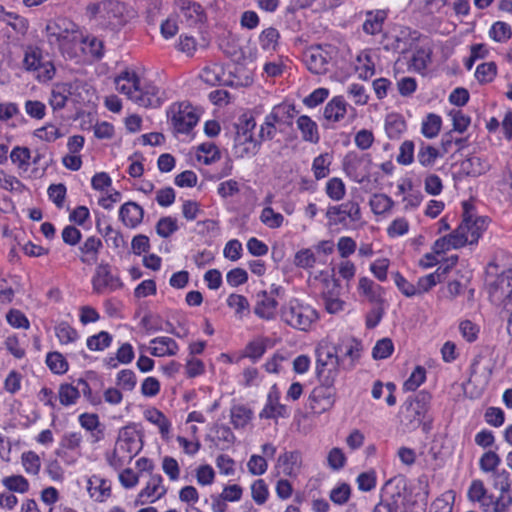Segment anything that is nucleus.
I'll return each instance as SVG.
<instances>
[{
	"label": "nucleus",
	"mask_w": 512,
	"mask_h": 512,
	"mask_svg": "<svg viewBox=\"0 0 512 512\" xmlns=\"http://www.w3.org/2000/svg\"><path fill=\"white\" fill-rule=\"evenodd\" d=\"M369 205L374 214L381 215L393 208L394 201L386 194L376 193L370 198Z\"/></svg>",
	"instance_id": "41"
},
{
	"label": "nucleus",
	"mask_w": 512,
	"mask_h": 512,
	"mask_svg": "<svg viewBox=\"0 0 512 512\" xmlns=\"http://www.w3.org/2000/svg\"><path fill=\"white\" fill-rule=\"evenodd\" d=\"M276 112L277 110L271 111L265 116L264 122L260 126L257 139L260 143L262 141L272 140L275 137L277 133L276 124L280 123V117H278Z\"/></svg>",
	"instance_id": "35"
},
{
	"label": "nucleus",
	"mask_w": 512,
	"mask_h": 512,
	"mask_svg": "<svg viewBox=\"0 0 512 512\" xmlns=\"http://www.w3.org/2000/svg\"><path fill=\"white\" fill-rule=\"evenodd\" d=\"M116 384L122 390L132 391L137 384L136 374L131 369H123L116 376Z\"/></svg>",
	"instance_id": "63"
},
{
	"label": "nucleus",
	"mask_w": 512,
	"mask_h": 512,
	"mask_svg": "<svg viewBox=\"0 0 512 512\" xmlns=\"http://www.w3.org/2000/svg\"><path fill=\"white\" fill-rule=\"evenodd\" d=\"M493 294L498 298H511L512 297V269L501 274L493 287Z\"/></svg>",
	"instance_id": "37"
},
{
	"label": "nucleus",
	"mask_w": 512,
	"mask_h": 512,
	"mask_svg": "<svg viewBox=\"0 0 512 512\" xmlns=\"http://www.w3.org/2000/svg\"><path fill=\"white\" fill-rule=\"evenodd\" d=\"M22 67L25 71L32 73L40 83L49 82L56 74L53 62L44 57L42 50L37 46L26 47Z\"/></svg>",
	"instance_id": "4"
},
{
	"label": "nucleus",
	"mask_w": 512,
	"mask_h": 512,
	"mask_svg": "<svg viewBox=\"0 0 512 512\" xmlns=\"http://www.w3.org/2000/svg\"><path fill=\"white\" fill-rule=\"evenodd\" d=\"M489 36L496 42H506L512 36L511 26L506 22L497 21L492 25Z\"/></svg>",
	"instance_id": "57"
},
{
	"label": "nucleus",
	"mask_w": 512,
	"mask_h": 512,
	"mask_svg": "<svg viewBox=\"0 0 512 512\" xmlns=\"http://www.w3.org/2000/svg\"><path fill=\"white\" fill-rule=\"evenodd\" d=\"M46 364L49 369L58 375H62L68 371L69 365L65 357L60 352H49L46 355Z\"/></svg>",
	"instance_id": "47"
},
{
	"label": "nucleus",
	"mask_w": 512,
	"mask_h": 512,
	"mask_svg": "<svg viewBox=\"0 0 512 512\" xmlns=\"http://www.w3.org/2000/svg\"><path fill=\"white\" fill-rule=\"evenodd\" d=\"M125 11V5L118 0H101L87 4L84 15L93 25L114 30L126 23Z\"/></svg>",
	"instance_id": "1"
},
{
	"label": "nucleus",
	"mask_w": 512,
	"mask_h": 512,
	"mask_svg": "<svg viewBox=\"0 0 512 512\" xmlns=\"http://www.w3.org/2000/svg\"><path fill=\"white\" fill-rule=\"evenodd\" d=\"M80 426L90 433V443L100 442L105 437V427L95 413H82L78 417Z\"/></svg>",
	"instance_id": "18"
},
{
	"label": "nucleus",
	"mask_w": 512,
	"mask_h": 512,
	"mask_svg": "<svg viewBox=\"0 0 512 512\" xmlns=\"http://www.w3.org/2000/svg\"><path fill=\"white\" fill-rule=\"evenodd\" d=\"M326 217L334 224H343L349 218L352 222L361 219V209L357 202L347 201L337 206H330L327 209Z\"/></svg>",
	"instance_id": "14"
},
{
	"label": "nucleus",
	"mask_w": 512,
	"mask_h": 512,
	"mask_svg": "<svg viewBox=\"0 0 512 512\" xmlns=\"http://www.w3.org/2000/svg\"><path fill=\"white\" fill-rule=\"evenodd\" d=\"M431 61V50L423 47L418 48L411 60L409 66L416 72L422 73L426 70L428 63Z\"/></svg>",
	"instance_id": "49"
},
{
	"label": "nucleus",
	"mask_w": 512,
	"mask_h": 512,
	"mask_svg": "<svg viewBox=\"0 0 512 512\" xmlns=\"http://www.w3.org/2000/svg\"><path fill=\"white\" fill-rule=\"evenodd\" d=\"M163 478L160 474H152L146 486L140 491L137 496V504L154 503L162 498L167 489L162 485Z\"/></svg>",
	"instance_id": "17"
},
{
	"label": "nucleus",
	"mask_w": 512,
	"mask_h": 512,
	"mask_svg": "<svg viewBox=\"0 0 512 512\" xmlns=\"http://www.w3.org/2000/svg\"><path fill=\"white\" fill-rule=\"evenodd\" d=\"M155 229L161 238H168L179 229L177 219L171 216L161 217L156 223Z\"/></svg>",
	"instance_id": "54"
},
{
	"label": "nucleus",
	"mask_w": 512,
	"mask_h": 512,
	"mask_svg": "<svg viewBox=\"0 0 512 512\" xmlns=\"http://www.w3.org/2000/svg\"><path fill=\"white\" fill-rule=\"evenodd\" d=\"M325 191L330 199L340 201L346 194V187L340 178L334 177L326 183Z\"/></svg>",
	"instance_id": "56"
},
{
	"label": "nucleus",
	"mask_w": 512,
	"mask_h": 512,
	"mask_svg": "<svg viewBox=\"0 0 512 512\" xmlns=\"http://www.w3.org/2000/svg\"><path fill=\"white\" fill-rule=\"evenodd\" d=\"M141 80L134 71H123L115 79L117 90L132 100V95L140 89Z\"/></svg>",
	"instance_id": "23"
},
{
	"label": "nucleus",
	"mask_w": 512,
	"mask_h": 512,
	"mask_svg": "<svg viewBox=\"0 0 512 512\" xmlns=\"http://www.w3.org/2000/svg\"><path fill=\"white\" fill-rule=\"evenodd\" d=\"M112 343V335L107 331H101L98 334L87 338V347L91 351H103Z\"/></svg>",
	"instance_id": "53"
},
{
	"label": "nucleus",
	"mask_w": 512,
	"mask_h": 512,
	"mask_svg": "<svg viewBox=\"0 0 512 512\" xmlns=\"http://www.w3.org/2000/svg\"><path fill=\"white\" fill-rule=\"evenodd\" d=\"M359 293L373 304H384V289L368 277H361L358 284Z\"/></svg>",
	"instance_id": "24"
},
{
	"label": "nucleus",
	"mask_w": 512,
	"mask_h": 512,
	"mask_svg": "<svg viewBox=\"0 0 512 512\" xmlns=\"http://www.w3.org/2000/svg\"><path fill=\"white\" fill-rule=\"evenodd\" d=\"M150 344L154 345L150 348V353L155 357L174 356L179 350L177 342L166 336L153 338Z\"/></svg>",
	"instance_id": "28"
},
{
	"label": "nucleus",
	"mask_w": 512,
	"mask_h": 512,
	"mask_svg": "<svg viewBox=\"0 0 512 512\" xmlns=\"http://www.w3.org/2000/svg\"><path fill=\"white\" fill-rule=\"evenodd\" d=\"M132 101L145 108H157L164 101V92L150 82H141L140 89L132 95Z\"/></svg>",
	"instance_id": "12"
},
{
	"label": "nucleus",
	"mask_w": 512,
	"mask_h": 512,
	"mask_svg": "<svg viewBox=\"0 0 512 512\" xmlns=\"http://www.w3.org/2000/svg\"><path fill=\"white\" fill-rule=\"evenodd\" d=\"M93 291L97 294L111 293L123 287L120 277L112 273L109 264L101 263L92 277Z\"/></svg>",
	"instance_id": "10"
},
{
	"label": "nucleus",
	"mask_w": 512,
	"mask_h": 512,
	"mask_svg": "<svg viewBox=\"0 0 512 512\" xmlns=\"http://www.w3.org/2000/svg\"><path fill=\"white\" fill-rule=\"evenodd\" d=\"M461 224H467L465 233L467 234L469 244L477 243L487 227L486 219L475 217L472 206L467 202L463 203V219Z\"/></svg>",
	"instance_id": "15"
},
{
	"label": "nucleus",
	"mask_w": 512,
	"mask_h": 512,
	"mask_svg": "<svg viewBox=\"0 0 512 512\" xmlns=\"http://www.w3.org/2000/svg\"><path fill=\"white\" fill-rule=\"evenodd\" d=\"M331 57L320 47L311 48L305 54V63L308 70L314 74H324L328 71Z\"/></svg>",
	"instance_id": "19"
},
{
	"label": "nucleus",
	"mask_w": 512,
	"mask_h": 512,
	"mask_svg": "<svg viewBox=\"0 0 512 512\" xmlns=\"http://www.w3.org/2000/svg\"><path fill=\"white\" fill-rule=\"evenodd\" d=\"M30 158L31 151L27 147L15 146L10 153L12 163L16 164L18 168L23 170H27Z\"/></svg>",
	"instance_id": "58"
},
{
	"label": "nucleus",
	"mask_w": 512,
	"mask_h": 512,
	"mask_svg": "<svg viewBox=\"0 0 512 512\" xmlns=\"http://www.w3.org/2000/svg\"><path fill=\"white\" fill-rule=\"evenodd\" d=\"M385 19L386 13L383 10H377L375 13L368 12L367 18L363 23V31L370 35L380 33Z\"/></svg>",
	"instance_id": "36"
},
{
	"label": "nucleus",
	"mask_w": 512,
	"mask_h": 512,
	"mask_svg": "<svg viewBox=\"0 0 512 512\" xmlns=\"http://www.w3.org/2000/svg\"><path fill=\"white\" fill-rule=\"evenodd\" d=\"M223 76L224 69L218 64L206 66L200 74L201 79L211 86L221 85Z\"/></svg>",
	"instance_id": "45"
},
{
	"label": "nucleus",
	"mask_w": 512,
	"mask_h": 512,
	"mask_svg": "<svg viewBox=\"0 0 512 512\" xmlns=\"http://www.w3.org/2000/svg\"><path fill=\"white\" fill-rule=\"evenodd\" d=\"M406 130L404 119L396 114L388 115L385 121V131L390 139H398Z\"/></svg>",
	"instance_id": "40"
},
{
	"label": "nucleus",
	"mask_w": 512,
	"mask_h": 512,
	"mask_svg": "<svg viewBox=\"0 0 512 512\" xmlns=\"http://www.w3.org/2000/svg\"><path fill=\"white\" fill-rule=\"evenodd\" d=\"M441 157L439 150L435 147L426 144L425 142H421L418 153L417 160L425 168H430L435 164L437 158Z\"/></svg>",
	"instance_id": "38"
},
{
	"label": "nucleus",
	"mask_w": 512,
	"mask_h": 512,
	"mask_svg": "<svg viewBox=\"0 0 512 512\" xmlns=\"http://www.w3.org/2000/svg\"><path fill=\"white\" fill-rule=\"evenodd\" d=\"M0 21L12 27V29L19 34H25L29 26L27 19L12 11L5 10Z\"/></svg>",
	"instance_id": "46"
},
{
	"label": "nucleus",
	"mask_w": 512,
	"mask_h": 512,
	"mask_svg": "<svg viewBox=\"0 0 512 512\" xmlns=\"http://www.w3.org/2000/svg\"><path fill=\"white\" fill-rule=\"evenodd\" d=\"M74 83H57L54 85L49 98V104L53 110H61L72 94Z\"/></svg>",
	"instance_id": "27"
},
{
	"label": "nucleus",
	"mask_w": 512,
	"mask_h": 512,
	"mask_svg": "<svg viewBox=\"0 0 512 512\" xmlns=\"http://www.w3.org/2000/svg\"><path fill=\"white\" fill-rule=\"evenodd\" d=\"M231 423L235 429L245 427L251 420L252 411L244 405H235L230 411Z\"/></svg>",
	"instance_id": "44"
},
{
	"label": "nucleus",
	"mask_w": 512,
	"mask_h": 512,
	"mask_svg": "<svg viewBox=\"0 0 512 512\" xmlns=\"http://www.w3.org/2000/svg\"><path fill=\"white\" fill-rule=\"evenodd\" d=\"M280 287H276L270 293L267 291H259L256 294V304L254 307V313L261 319L273 320L276 317V311L278 303L273 297V293H278Z\"/></svg>",
	"instance_id": "16"
},
{
	"label": "nucleus",
	"mask_w": 512,
	"mask_h": 512,
	"mask_svg": "<svg viewBox=\"0 0 512 512\" xmlns=\"http://www.w3.org/2000/svg\"><path fill=\"white\" fill-rule=\"evenodd\" d=\"M167 117L174 133L180 134L190 133L199 121L196 109L187 102L172 104L167 111Z\"/></svg>",
	"instance_id": "6"
},
{
	"label": "nucleus",
	"mask_w": 512,
	"mask_h": 512,
	"mask_svg": "<svg viewBox=\"0 0 512 512\" xmlns=\"http://www.w3.org/2000/svg\"><path fill=\"white\" fill-rule=\"evenodd\" d=\"M347 112V102L342 96L332 98L325 106L323 116L327 121L338 122Z\"/></svg>",
	"instance_id": "29"
},
{
	"label": "nucleus",
	"mask_w": 512,
	"mask_h": 512,
	"mask_svg": "<svg viewBox=\"0 0 512 512\" xmlns=\"http://www.w3.org/2000/svg\"><path fill=\"white\" fill-rule=\"evenodd\" d=\"M332 156L329 153H323L315 157L312 164V170L317 180L325 178L330 173Z\"/></svg>",
	"instance_id": "51"
},
{
	"label": "nucleus",
	"mask_w": 512,
	"mask_h": 512,
	"mask_svg": "<svg viewBox=\"0 0 512 512\" xmlns=\"http://www.w3.org/2000/svg\"><path fill=\"white\" fill-rule=\"evenodd\" d=\"M2 484L11 492L26 493L29 490V482L22 475L4 477Z\"/></svg>",
	"instance_id": "55"
},
{
	"label": "nucleus",
	"mask_w": 512,
	"mask_h": 512,
	"mask_svg": "<svg viewBox=\"0 0 512 512\" xmlns=\"http://www.w3.org/2000/svg\"><path fill=\"white\" fill-rule=\"evenodd\" d=\"M336 401V390L334 387L318 385L309 396V406L316 413L330 410Z\"/></svg>",
	"instance_id": "13"
},
{
	"label": "nucleus",
	"mask_w": 512,
	"mask_h": 512,
	"mask_svg": "<svg viewBox=\"0 0 512 512\" xmlns=\"http://www.w3.org/2000/svg\"><path fill=\"white\" fill-rule=\"evenodd\" d=\"M101 247L102 242L99 238L94 236L88 237L79 248L83 254V256L80 258L81 261L85 264L96 263Z\"/></svg>",
	"instance_id": "33"
},
{
	"label": "nucleus",
	"mask_w": 512,
	"mask_h": 512,
	"mask_svg": "<svg viewBox=\"0 0 512 512\" xmlns=\"http://www.w3.org/2000/svg\"><path fill=\"white\" fill-rule=\"evenodd\" d=\"M82 441L83 436L80 431L66 432L61 437L59 448L55 450V454L59 458L63 459L66 456L67 450L75 451L79 449L81 447Z\"/></svg>",
	"instance_id": "31"
},
{
	"label": "nucleus",
	"mask_w": 512,
	"mask_h": 512,
	"mask_svg": "<svg viewBox=\"0 0 512 512\" xmlns=\"http://www.w3.org/2000/svg\"><path fill=\"white\" fill-rule=\"evenodd\" d=\"M441 124V117L430 113L422 122L421 132L428 139L435 138L440 132Z\"/></svg>",
	"instance_id": "50"
},
{
	"label": "nucleus",
	"mask_w": 512,
	"mask_h": 512,
	"mask_svg": "<svg viewBox=\"0 0 512 512\" xmlns=\"http://www.w3.org/2000/svg\"><path fill=\"white\" fill-rule=\"evenodd\" d=\"M87 490L91 498L103 502L111 495V483L98 475H92L88 479Z\"/></svg>",
	"instance_id": "25"
},
{
	"label": "nucleus",
	"mask_w": 512,
	"mask_h": 512,
	"mask_svg": "<svg viewBox=\"0 0 512 512\" xmlns=\"http://www.w3.org/2000/svg\"><path fill=\"white\" fill-rule=\"evenodd\" d=\"M461 171L471 177H478L490 169L488 161L477 155H470L460 164Z\"/></svg>",
	"instance_id": "26"
},
{
	"label": "nucleus",
	"mask_w": 512,
	"mask_h": 512,
	"mask_svg": "<svg viewBox=\"0 0 512 512\" xmlns=\"http://www.w3.org/2000/svg\"><path fill=\"white\" fill-rule=\"evenodd\" d=\"M279 31L274 27L264 29L259 35V44L265 51H274L278 46Z\"/></svg>",
	"instance_id": "48"
},
{
	"label": "nucleus",
	"mask_w": 512,
	"mask_h": 512,
	"mask_svg": "<svg viewBox=\"0 0 512 512\" xmlns=\"http://www.w3.org/2000/svg\"><path fill=\"white\" fill-rule=\"evenodd\" d=\"M260 220L269 228H279L284 221L281 213L275 212L271 207H265L260 215Z\"/></svg>",
	"instance_id": "64"
},
{
	"label": "nucleus",
	"mask_w": 512,
	"mask_h": 512,
	"mask_svg": "<svg viewBox=\"0 0 512 512\" xmlns=\"http://www.w3.org/2000/svg\"><path fill=\"white\" fill-rule=\"evenodd\" d=\"M197 158L205 165H210L220 159V151L212 142L202 143L198 147Z\"/></svg>",
	"instance_id": "42"
},
{
	"label": "nucleus",
	"mask_w": 512,
	"mask_h": 512,
	"mask_svg": "<svg viewBox=\"0 0 512 512\" xmlns=\"http://www.w3.org/2000/svg\"><path fill=\"white\" fill-rule=\"evenodd\" d=\"M55 333L61 344L73 343L79 338L78 332L66 322L56 326Z\"/></svg>",
	"instance_id": "61"
},
{
	"label": "nucleus",
	"mask_w": 512,
	"mask_h": 512,
	"mask_svg": "<svg viewBox=\"0 0 512 512\" xmlns=\"http://www.w3.org/2000/svg\"><path fill=\"white\" fill-rule=\"evenodd\" d=\"M145 417L149 422L158 426L159 431L163 436L169 433L171 423L160 410L156 408L147 410L145 412Z\"/></svg>",
	"instance_id": "52"
},
{
	"label": "nucleus",
	"mask_w": 512,
	"mask_h": 512,
	"mask_svg": "<svg viewBox=\"0 0 512 512\" xmlns=\"http://www.w3.org/2000/svg\"><path fill=\"white\" fill-rule=\"evenodd\" d=\"M297 128L300 130L302 139L306 142L317 144L320 140L318 126L309 116L302 115L297 121Z\"/></svg>",
	"instance_id": "30"
},
{
	"label": "nucleus",
	"mask_w": 512,
	"mask_h": 512,
	"mask_svg": "<svg viewBox=\"0 0 512 512\" xmlns=\"http://www.w3.org/2000/svg\"><path fill=\"white\" fill-rule=\"evenodd\" d=\"M294 264L302 269L313 268L316 264V256L309 248L301 249L294 256Z\"/></svg>",
	"instance_id": "59"
},
{
	"label": "nucleus",
	"mask_w": 512,
	"mask_h": 512,
	"mask_svg": "<svg viewBox=\"0 0 512 512\" xmlns=\"http://www.w3.org/2000/svg\"><path fill=\"white\" fill-rule=\"evenodd\" d=\"M432 396L425 390L419 391L414 397L408 398L401 414L402 424L409 430L417 429L430 409Z\"/></svg>",
	"instance_id": "5"
},
{
	"label": "nucleus",
	"mask_w": 512,
	"mask_h": 512,
	"mask_svg": "<svg viewBox=\"0 0 512 512\" xmlns=\"http://www.w3.org/2000/svg\"><path fill=\"white\" fill-rule=\"evenodd\" d=\"M362 344L356 338L343 339L338 345L330 349L332 355H338L343 360L342 367L346 370L354 368L356 361L361 357Z\"/></svg>",
	"instance_id": "11"
},
{
	"label": "nucleus",
	"mask_w": 512,
	"mask_h": 512,
	"mask_svg": "<svg viewBox=\"0 0 512 512\" xmlns=\"http://www.w3.org/2000/svg\"><path fill=\"white\" fill-rule=\"evenodd\" d=\"M143 217L144 209L136 202H126L119 209V218L128 228L137 227L143 221Z\"/></svg>",
	"instance_id": "20"
},
{
	"label": "nucleus",
	"mask_w": 512,
	"mask_h": 512,
	"mask_svg": "<svg viewBox=\"0 0 512 512\" xmlns=\"http://www.w3.org/2000/svg\"><path fill=\"white\" fill-rule=\"evenodd\" d=\"M372 159L370 154L348 152L342 161L345 174L354 182L362 183L369 177Z\"/></svg>",
	"instance_id": "9"
},
{
	"label": "nucleus",
	"mask_w": 512,
	"mask_h": 512,
	"mask_svg": "<svg viewBox=\"0 0 512 512\" xmlns=\"http://www.w3.org/2000/svg\"><path fill=\"white\" fill-rule=\"evenodd\" d=\"M265 351V340L255 339L246 345L243 356L250 358L253 362H256L264 355Z\"/></svg>",
	"instance_id": "60"
},
{
	"label": "nucleus",
	"mask_w": 512,
	"mask_h": 512,
	"mask_svg": "<svg viewBox=\"0 0 512 512\" xmlns=\"http://www.w3.org/2000/svg\"><path fill=\"white\" fill-rule=\"evenodd\" d=\"M50 38H55L63 54L70 58L76 57V48L83 42V33L80 27L67 18H58L47 25Z\"/></svg>",
	"instance_id": "2"
},
{
	"label": "nucleus",
	"mask_w": 512,
	"mask_h": 512,
	"mask_svg": "<svg viewBox=\"0 0 512 512\" xmlns=\"http://www.w3.org/2000/svg\"><path fill=\"white\" fill-rule=\"evenodd\" d=\"M394 351V344L390 338H382L378 340L373 347L372 356L376 360L386 359Z\"/></svg>",
	"instance_id": "62"
},
{
	"label": "nucleus",
	"mask_w": 512,
	"mask_h": 512,
	"mask_svg": "<svg viewBox=\"0 0 512 512\" xmlns=\"http://www.w3.org/2000/svg\"><path fill=\"white\" fill-rule=\"evenodd\" d=\"M339 285L336 281L333 282V289L323 291L322 300L325 309L330 314H335L344 309L345 302L338 297Z\"/></svg>",
	"instance_id": "34"
},
{
	"label": "nucleus",
	"mask_w": 512,
	"mask_h": 512,
	"mask_svg": "<svg viewBox=\"0 0 512 512\" xmlns=\"http://www.w3.org/2000/svg\"><path fill=\"white\" fill-rule=\"evenodd\" d=\"M81 50L89 54L94 59H101L104 56V43L95 36H84L83 42L80 44Z\"/></svg>",
	"instance_id": "39"
},
{
	"label": "nucleus",
	"mask_w": 512,
	"mask_h": 512,
	"mask_svg": "<svg viewBox=\"0 0 512 512\" xmlns=\"http://www.w3.org/2000/svg\"><path fill=\"white\" fill-rule=\"evenodd\" d=\"M259 416L264 419L288 418L290 411L286 405L279 403L278 392H270Z\"/></svg>",
	"instance_id": "21"
},
{
	"label": "nucleus",
	"mask_w": 512,
	"mask_h": 512,
	"mask_svg": "<svg viewBox=\"0 0 512 512\" xmlns=\"http://www.w3.org/2000/svg\"><path fill=\"white\" fill-rule=\"evenodd\" d=\"M58 397L61 405L71 406L77 403L80 398V391L78 387L72 384L63 383L59 386Z\"/></svg>",
	"instance_id": "43"
},
{
	"label": "nucleus",
	"mask_w": 512,
	"mask_h": 512,
	"mask_svg": "<svg viewBox=\"0 0 512 512\" xmlns=\"http://www.w3.org/2000/svg\"><path fill=\"white\" fill-rule=\"evenodd\" d=\"M343 360L338 355H332L330 349L321 348L317 350L316 375L320 384L334 386L339 374V367Z\"/></svg>",
	"instance_id": "8"
},
{
	"label": "nucleus",
	"mask_w": 512,
	"mask_h": 512,
	"mask_svg": "<svg viewBox=\"0 0 512 512\" xmlns=\"http://www.w3.org/2000/svg\"><path fill=\"white\" fill-rule=\"evenodd\" d=\"M255 127L256 121L252 116L240 118L235 136V148L240 157L255 156L259 152L260 141L253 137Z\"/></svg>",
	"instance_id": "7"
},
{
	"label": "nucleus",
	"mask_w": 512,
	"mask_h": 512,
	"mask_svg": "<svg viewBox=\"0 0 512 512\" xmlns=\"http://www.w3.org/2000/svg\"><path fill=\"white\" fill-rule=\"evenodd\" d=\"M279 316L287 326L300 331H308L318 319L317 311L298 298H291L283 303L279 310Z\"/></svg>",
	"instance_id": "3"
},
{
	"label": "nucleus",
	"mask_w": 512,
	"mask_h": 512,
	"mask_svg": "<svg viewBox=\"0 0 512 512\" xmlns=\"http://www.w3.org/2000/svg\"><path fill=\"white\" fill-rule=\"evenodd\" d=\"M175 6L189 24H197L205 19L203 7L191 0H175Z\"/></svg>",
	"instance_id": "22"
},
{
	"label": "nucleus",
	"mask_w": 512,
	"mask_h": 512,
	"mask_svg": "<svg viewBox=\"0 0 512 512\" xmlns=\"http://www.w3.org/2000/svg\"><path fill=\"white\" fill-rule=\"evenodd\" d=\"M278 465L283 467L287 476H296L301 466V454L298 451L285 452L278 457Z\"/></svg>",
	"instance_id": "32"
}]
</instances>
